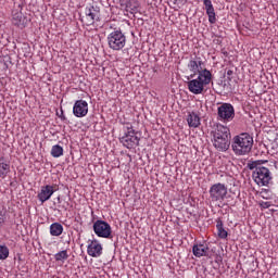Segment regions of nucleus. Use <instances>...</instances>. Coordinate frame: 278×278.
<instances>
[{"mask_svg":"<svg viewBox=\"0 0 278 278\" xmlns=\"http://www.w3.org/2000/svg\"><path fill=\"white\" fill-rule=\"evenodd\" d=\"M8 173H10V163H5V160L0 157V177L5 179V177H8Z\"/></svg>","mask_w":278,"mask_h":278,"instance_id":"nucleus-23","label":"nucleus"},{"mask_svg":"<svg viewBox=\"0 0 278 278\" xmlns=\"http://www.w3.org/2000/svg\"><path fill=\"white\" fill-rule=\"evenodd\" d=\"M73 114L77 118H84L88 114V102L85 100H77L73 106Z\"/></svg>","mask_w":278,"mask_h":278,"instance_id":"nucleus-9","label":"nucleus"},{"mask_svg":"<svg viewBox=\"0 0 278 278\" xmlns=\"http://www.w3.org/2000/svg\"><path fill=\"white\" fill-rule=\"evenodd\" d=\"M27 23H29V20L23 12H15L13 13L12 24L15 27H20V29H25L27 27Z\"/></svg>","mask_w":278,"mask_h":278,"instance_id":"nucleus-11","label":"nucleus"},{"mask_svg":"<svg viewBox=\"0 0 278 278\" xmlns=\"http://www.w3.org/2000/svg\"><path fill=\"white\" fill-rule=\"evenodd\" d=\"M138 8H140V3L137 0H128L126 2V12H130V14L138 12Z\"/></svg>","mask_w":278,"mask_h":278,"instance_id":"nucleus-24","label":"nucleus"},{"mask_svg":"<svg viewBox=\"0 0 278 278\" xmlns=\"http://www.w3.org/2000/svg\"><path fill=\"white\" fill-rule=\"evenodd\" d=\"M210 199L212 201H225V198L227 197V186L225 184H214L210 188Z\"/></svg>","mask_w":278,"mask_h":278,"instance_id":"nucleus-8","label":"nucleus"},{"mask_svg":"<svg viewBox=\"0 0 278 278\" xmlns=\"http://www.w3.org/2000/svg\"><path fill=\"white\" fill-rule=\"evenodd\" d=\"M109 49L112 51H123L127 45V37L121 29L113 30L106 37Z\"/></svg>","mask_w":278,"mask_h":278,"instance_id":"nucleus-3","label":"nucleus"},{"mask_svg":"<svg viewBox=\"0 0 278 278\" xmlns=\"http://www.w3.org/2000/svg\"><path fill=\"white\" fill-rule=\"evenodd\" d=\"M216 229H217V236L222 240H225L227 238V236H229L227 230H225V227L223 225V219H220V218L216 219Z\"/></svg>","mask_w":278,"mask_h":278,"instance_id":"nucleus-21","label":"nucleus"},{"mask_svg":"<svg viewBox=\"0 0 278 278\" xmlns=\"http://www.w3.org/2000/svg\"><path fill=\"white\" fill-rule=\"evenodd\" d=\"M207 251H210V248H207L204 244H195L192 248V253L195 257H205V256H207Z\"/></svg>","mask_w":278,"mask_h":278,"instance_id":"nucleus-20","label":"nucleus"},{"mask_svg":"<svg viewBox=\"0 0 278 278\" xmlns=\"http://www.w3.org/2000/svg\"><path fill=\"white\" fill-rule=\"evenodd\" d=\"M198 80L201 81L204 86H210L212 81V72L207 68L201 70L198 72Z\"/></svg>","mask_w":278,"mask_h":278,"instance_id":"nucleus-19","label":"nucleus"},{"mask_svg":"<svg viewBox=\"0 0 278 278\" xmlns=\"http://www.w3.org/2000/svg\"><path fill=\"white\" fill-rule=\"evenodd\" d=\"M54 260L56 262H62L63 260H68V252L66 250H63L61 252H58L55 255H54Z\"/></svg>","mask_w":278,"mask_h":278,"instance_id":"nucleus-27","label":"nucleus"},{"mask_svg":"<svg viewBox=\"0 0 278 278\" xmlns=\"http://www.w3.org/2000/svg\"><path fill=\"white\" fill-rule=\"evenodd\" d=\"M51 155L52 157H62L64 155V148L60 144H55L51 149Z\"/></svg>","mask_w":278,"mask_h":278,"instance_id":"nucleus-25","label":"nucleus"},{"mask_svg":"<svg viewBox=\"0 0 278 278\" xmlns=\"http://www.w3.org/2000/svg\"><path fill=\"white\" fill-rule=\"evenodd\" d=\"M3 223H5V215L0 212V225H3Z\"/></svg>","mask_w":278,"mask_h":278,"instance_id":"nucleus-30","label":"nucleus"},{"mask_svg":"<svg viewBox=\"0 0 278 278\" xmlns=\"http://www.w3.org/2000/svg\"><path fill=\"white\" fill-rule=\"evenodd\" d=\"M205 5L206 14L208 16V23L214 25L216 23V12L214 11V5L212 4V0H203Z\"/></svg>","mask_w":278,"mask_h":278,"instance_id":"nucleus-17","label":"nucleus"},{"mask_svg":"<svg viewBox=\"0 0 278 278\" xmlns=\"http://www.w3.org/2000/svg\"><path fill=\"white\" fill-rule=\"evenodd\" d=\"M260 207H262L263 210H268V207H270L273 204L270 202H260L258 203Z\"/></svg>","mask_w":278,"mask_h":278,"instance_id":"nucleus-29","label":"nucleus"},{"mask_svg":"<svg viewBox=\"0 0 278 278\" xmlns=\"http://www.w3.org/2000/svg\"><path fill=\"white\" fill-rule=\"evenodd\" d=\"M268 161L257 160L251 163H248V168L253 170L252 177L257 184V186H268L270 181H273V175L270 174V169L262 164H266Z\"/></svg>","mask_w":278,"mask_h":278,"instance_id":"nucleus-1","label":"nucleus"},{"mask_svg":"<svg viewBox=\"0 0 278 278\" xmlns=\"http://www.w3.org/2000/svg\"><path fill=\"white\" fill-rule=\"evenodd\" d=\"M188 90L192 92V94H202L203 90H205V86L198 78L188 81Z\"/></svg>","mask_w":278,"mask_h":278,"instance_id":"nucleus-13","label":"nucleus"},{"mask_svg":"<svg viewBox=\"0 0 278 278\" xmlns=\"http://www.w3.org/2000/svg\"><path fill=\"white\" fill-rule=\"evenodd\" d=\"M268 192H270V190L262 189V191H261L262 199H266V200L270 199V195H268Z\"/></svg>","mask_w":278,"mask_h":278,"instance_id":"nucleus-28","label":"nucleus"},{"mask_svg":"<svg viewBox=\"0 0 278 278\" xmlns=\"http://www.w3.org/2000/svg\"><path fill=\"white\" fill-rule=\"evenodd\" d=\"M119 141L126 149H134L140 144V137H138V131L134 129V126H127V131L123 137L119 138Z\"/></svg>","mask_w":278,"mask_h":278,"instance_id":"nucleus-4","label":"nucleus"},{"mask_svg":"<svg viewBox=\"0 0 278 278\" xmlns=\"http://www.w3.org/2000/svg\"><path fill=\"white\" fill-rule=\"evenodd\" d=\"M10 257V249L8 245H0V260H8Z\"/></svg>","mask_w":278,"mask_h":278,"instance_id":"nucleus-26","label":"nucleus"},{"mask_svg":"<svg viewBox=\"0 0 278 278\" xmlns=\"http://www.w3.org/2000/svg\"><path fill=\"white\" fill-rule=\"evenodd\" d=\"M87 253L90 257H101L103 255V245L94 239L88 244Z\"/></svg>","mask_w":278,"mask_h":278,"instance_id":"nucleus-10","label":"nucleus"},{"mask_svg":"<svg viewBox=\"0 0 278 278\" xmlns=\"http://www.w3.org/2000/svg\"><path fill=\"white\" fill-rule=\"evenodd\" d=\"M231 147L235 155H249L253 149V137L248 132L237 135L232 139Z\"/></svg>","mask_w":278,"mask_h":278,"instance_id":"nucleus-2","label":"nucleus"},{"mask_svg":"<svg viewBox=\"0 0 278 278\" xmlns=\"http://www.w3.org/2000/svg\"><path fill=\"white\" fill-rule=\"evenodd\" d=\"M93 231L98 238H112V226L105 220H96L93 223Z\"/></svg>","mask_w":278,"mask_h":278,"instance_id":"nucleus-7","label":"nucleus"},{"mask_svg":"<svg viewBox=\"0 0 278 278\" xmlns=\"http://www.w3.org/2000/svg\"><path fill=\"white\" fill-rule=\"evenodd\" d=\"M187 123L189 127L197 129V127H200L201 125V117L194 112H189L187 115Z\"/></svg>","mask_w":278,"mask_h":278,"instance_id":"nucleus-18","label":"nucleus"},{"mask_svg":"<svg viewBox=\"0 0 278 278\" xmlns=\"http://www.w3.org/2000/svg\"><path fill=\"white\" fill-rule=\"evenodd\" d=\"M213 138H231V131L229 127L223 124H217L213 134Z\"/></svg>","mask_w":278,"mask_h":278,"instance_id":"nucleus-15","label":"nucleus"},{"mask_svg":"<svg viewBox=\"0 0 278 278\" xmlns=\"http://www.w3.org/2000/svg\"><path fill=\"white\" fill-rule=\"evenodd\" d=\"M231 75H233V71L228 70L227 71V76H228L229 81H231Z\"/></svg>","mask_w":278,"mask_h":278,"instance_id":"nucleus-31","label":"nucleus"},{"mask_svg":"<svg viewBox=\"0 0 278 278\" xmlns=\"http://www.w3.org/2000/svg\"><path fill=\"white\" fill-rule=\"evenodd\" d=\"M101 21V9L98 5L87 7L85 9V25L90 27Z\"/></svg>","mask_w":278,"mask_h":278,"instance_id":"nucleus-5","label":"nucleus"},{"mask_svg":"<svg viewBox=\"0 0 278 278\" xmlns=\"http://www.w3.org/2000/svg\"><path fill=\"white\" fill-rule=\"evenodd\" d=\"M203 61L201 60V58H195V59H191L188 63V68L189 71H191L190 77L192 79V77H194V75H197V73L201 70H203Z\"/></svg>","mask_w":278,"mask_h":278,"instance_id":"nucleus-16","label":"nucleus"},{"mask_svg":"<svg viewBox=\"0 0 278 278\" xmlns=\"http://www.w3.org/2000/svg\"><path fill=\"white\" fill-rule=\"evenodd\" d=\"M218 121H223L224 123H229V121H233L236 116V110H233V105L229 103H223L217 109Z\"/></svg>","mask_w":278,"mask_h":278,"instance_id":"nucleus-6","label":"nucleus"},{"mask_svg":"<svg viewBox=\"0 0 278 278\" xmlns=\"http://www.w3.org/2000/svg\"><path fill=\"white\" fill-rule=\"evenodd\" d=\"M229 140H231V138L214 137L213 144L217 151H227L229 149V144H231Z\"/></svg>","mask_w":278,"mask_h":278,"instance_id":"nucleus-14","label":"nucleus"},{"mask_svg":"<svg viewBox=\"0 0 278 278\" xmlns=\"http://www.w3.org/2000/svg\"><path fill=\"white\" fill-rule=\"evenodd\" d=\"M64 232V226H62V224L60 223H53L50 225V235L51 236H62V233Z\"/></svg>","mask_w":278,"mask_h":278,"instance_id":"nucleus-22","label":"nucleus"},{"mask_svg":"<svg viewBox=\"0 0 278 278\" xmlns=\"http://www.w3.org/2000/svg\"><path fill=\"white\" fill-rule=\"evenodd\" d=\"M61 118H62V121H66V116H64V112H62Z\"/></svg>","mask_w":278,"mask_h":278,"instance_id":"nucleus-32","label":"nucleus"},{"mask_svg":"<svg viewBox=\"0 0 278 278\" xmlns=\"http://www.w3.org/2000/svg\"><path fill=\"white\" fill-rule=\"evenodd\" d=\"M54 192H55V189H53V186L46 185V186L41 187V190L37 195L38 200L41 203H45V202L49 201V199H51V197H53Z\"/></svg>","mask_w":278,"mask_h":278,"instance_id":"nucleus-12","label":"nucleus"}]
</instances>
